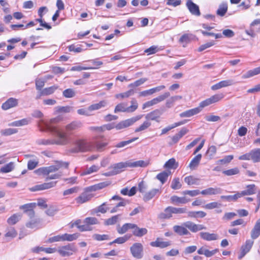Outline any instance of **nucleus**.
I'll return each instance as SVG.
<instances>
[{"label":"nucleus","instance_id":"obj_60","mask_svg":"<svg viewBox=\"0 0 260 260\" xmlns=\"http://www.w3.org/2000/svg\"><path fill=\"white\" fill-rule=\"evenodd\" d=\"M138 139V138L136 137V138H132L127 141L120 142L118 143V144H117L115 146V147L117 148L123 147L125 146L126 145H128V144L131 143Z\"/></svg>","mask_w":260,"mask_h":260},{"label":"nucleus","instance_id":"obj_15","mask_svg":"<svg viewBox=\"0 0 260 260\" xmlns=\"http://www.w3.org/2000/svg\"><path fill=\"white\" fill-rule=\"evenodd\" d=\"M150 245L152 247L164 248L170 246L171 245V242L169 241H163L162 239L157 238L155 241L150 242Z\"/></svg>","mask_w":260,"mask_h":260},{"label":"nucleus","instance_id":"obj_5","mask_svg":"<svg viewBox=\"0 0 260 260\" xmlns=\"http://www.w3.org/2000/svg\"><path fill=\"white\" fill-rule=\"evenodd\" d=\"M76 147L70 150V152L77 153L79 152H86L93 149L92 143L87 142L84 139H78L75 142Z\"/></svg>","mask_w":260,"mask_h":260},{"label":"nucleus","instance_id":"obj_7","mask_svg":"<svg viewBox=\"0 0 260 260\" xmlns=\"http://www.w3.org/2000/svg\"><path fill=\"white\" fill-rule=\"evenodd\" d=\"M77 248L74 244H68L66 245L59 247L57 252L62 256H70L77 252Z\"/></svg>","mask_w":260,"mask_h":260},{"label":"nucleus","instance_id":"obj_16","mask_svg":"<svg viewBox=\"0 0 260 260\" xmlns=\"http://www.w3.org/2000/svg\"><path fill=\"white\" fill-rule=\"evenodd\" d=\"M88 191L85 190L84 192L82 193L78 197L75 199L77 203L82 204L86 203L91 199L93 196L91 194L87 193Z\"/></svg>","mask_w":260,"mask_h":260},{"label":"nucleus","instance_id":"obj_9","mask_svg":"<svg viewBox=\"0 0 260 260\" xmlns=\"http://www.w3.org/2000/svg\"><path fill=\"white\" fill-rule=\"evenodd\" d=\"M132 255L135 258L140 259L143 256V246L140 243H135L130 247Z\"/></svg>","mask_w":260,"mask_h":260},{"label":"nucleus","instance_id":"obj_57","mask_svg":"<svg viewBox=\"0 0 260 260\" xmlns=\"http://www.w3.org/2000/svg\"><path fill=\"white\" fill-rule=\"evenodd\" d=\"M171 188L173 189H180L182 185L180 182V179L179 178H175L173 179L171 183Z\"/></svg>","mask_w":260,"mask_h":260},{"label":"nucleus","instance_id":"obj_47","mask_svg":"<svg viewBox=\"0 0 260 260\" xmlns=\"http://www.w3.org/2000/svg\"><path fill=\"white\" fill-rule=\"evenodd\" d=\"M21 215L15 214L8 219L7 222L9 224L13 225L16 223L21 219Z\"/></svg>","mask_w":260,"mask_h":260},{"label":"nucleus","instance_id":"obj_50","mask_svg":"<svg viewBox=\"0 0 260 260\" xmlns=\"http://www.w3.org/2000/svg\"><path fill=\"white\" fill-rule=\"evenodd\" d=\"M185 182L189 185L198 184L199 179L192 176L186 177L184 179Z\"/></svg>","mask_w":260,"mask_h":260},{"label":"nucleus","instance_id":"obj_62","mask_svg":"<svg viewBox=\"0 0 260 260\" xmlns=\"http://www.w3.org/2000/svg\"><path fill=\"white\" fill-rule=\"evenodd\" d=\"M216 153V147L215 146H211L209 147L206 152V155L209 156L210 159H212Z\"/></svg>","mask_w":260,"mask_h":260},{"label":"nucleus","instance_id":"obj_23","mask_svg":"<svg viewBox=\"0 0 260 260\" xmlns=\"http://www.w3.org/2000/svg\"><path fill=\"white\" fill-rule=\"evenodd\" d=\"M174 231L180 236L187 235L190 234L189 232L183 224L182 225H174Z\"/></svg>","mask_w":260,"mask_h":260},{"label":"nucleus","instance_id":"obj_36","mask_svg":"<svg viewBox=\"0 0 260 260\" xmlns=\"http://www.w3.org/2000/svg\"><path fill=\"white\" fill-rule=\"evenodd\" d=\"M133 229V234L136 237H141L147 233V230L146 228H139L137 225Z\"/></svg>","mask_w":260,"mask_h":260},{"label":"nucleus","instance_id":"obj_4","mask_svg":"<svg viewBox=\"0 0 260 260\" xmlns=\"http://www.w3.org/2000/svg\"><path fill=\"white\" fill-rule=\"evenodd\" d=\"M68 162L57 161L55 165L50 166L47 167L40 168L36 170L34 172L39 175H49L51 173L57 171L62 167L68 168Z\"/></svg>","mask_w":260,"mask_h":260},{"label":"nucleus","instance_id":"obj_6","mask_svg":"<svg viewBox=\"0 0 260 260\" xmlns=\"http://www.w3.org/2000/svg\"><path fill=\"white\" fill-rule=\"evenodd\" d=\"M240 160H252L254 163L260 162V148H254L248 153L239 156Z\"/></svg>","mask_w":260,"mask_h":260},{"label":"nucleus","instance_id":"obj_33","mask_svg":"<svg viewBox=\"0 0 260 260\" xmlns=\"http://www.w3.org/2000/svg\"><path fill=\"white\" fill-rule=\"evenodd\" d=\"M171 172L170 171H164L157 174L156 178L160 181L162 184H163L166 182Z\"/></svg>","mask_w":260,"mask_h":260},{"label":"nucleus","instance_id":"obj_17","mask_svg":"<svg viewBox=\"0 0 260 260\" xmlns=\"http://www.w3.org/2000/svg\"><path fill=\"white\" fill-rule=\"evenodd\" d=\"M233 84V80H227L221 81L211 87L212 90H217L223 87H228Z\"/></svg>","mask_w":260,"mask_h":260},{"label":"nucleus","instance_id":"obj_48","mask_svg":"<svg viewBox=\"0 0 260 260\" xmlns=\"http://www.w3.org/2000/svg\"><path fill=\"white\" fill-rule=\"evenodd\" d=\"M17 235V232L15 230V229L11 227L7 230V232L5 235V237L6 238H14L16 237Z\"/></svg>","mask_w":260,"mask_h":260},{"label":"nucleus","instance_id":"obj_58","mask_svg":"<svg viewBox=\"0 0 260 260\" xmlns=\"http://www.w3.org/2000/svg\"><path fill=\"white\" fill-rule=\"evenodd\" d=\"M134 93V91L133 89L129 90L128 91L121 93L117 94L115 95V97L117 99L121 98V99H124L128 98L132 95H133Z\"/></svg>","mask_w":260,"mask_h":260},{"label":"nucleus","instance_id":"obj_22","mask_svg":"<svg viewBox=\"0 0 260 260\" xmlns=\"http://www.w3.org/2000/svg\"><path fill=\"white\" fill-rule=\"evenodd\" d=\"M171 202L176 205L184 204L190 201V199L186 197H179L177 196H173L171 198Z\"/></svg>","mask_w":260,"mask_h":260},{"label":"nucleus","instance_id":"obj_46","mask_svg":"<svg viewBox=\"0 0 260 260\" xmlns=\"http://www.w3.org/2000/svg\"><path fill=\"white\" fill-rule=\"evenodd\" d=\"M14 168V164L13 162H10L4 167H2L0 169V172L2 173H7L11 172Z\"/></svg>","mask_w":260,"mask_h":260},{"label":"nucleus","instance_id":"obj_54","mask_svg":"<svg viewBox=\"0 0 260 260\" xmlns=\"http://www.w3.org/2000/svg\"><path fill=\"white\" fill-rule=\"evenodd\" d=\"M36 206V204L35 203H31L29 204H26L20 206V208L21 209H23L24 210V212L25 213L28 211H30L32 209H34Z\"/></svg>","mask_w":260,"mask_h":260},{"label":"nucleus","instance_id":"obj_49","mask_svg":"<svg viewBox=\"0 0 260 260\" xmlns=\"http://www.w3.org/2000/svg\"><path fill=\"white\" fill-rule=\"evenodd\" d=\"M253 244V241L250 240H247L245 243L241 246V250H242L246 253H248L251 248Z\"/></svg>","mask_w":260,"mask_h":260},{"label":"nucleus","instance_id":"obj_18","mask_svg":"<svg viewBox=\"0 0 260 260\" xmlns=\"http://www.w3.org/2000/svg\"><path fill=\"white\" fill-rule=\"evenodd\" d=\"M17 105L18 100L16 99L11 98L2 105V108L3 109L6 110L16 107Z\"/></svg>","mask_w":260,"mask_h":260},{"label":"nucleus","instance_id":"obj_53","mask_svg":"<svg viewBox=\"0 0 260 260\" xmlns=\"http://www.w3.org/2000/svg\"><path fill=\"white\" fill-rule=\"evenodd\" d=\"M127 112V106L125 103H122L118 104L115 108L114 112Z\"/></svg>","mask_w":260,"mask_h":260},{"label":"nucleus","instance_id":"obj_64","mask_svg":"<svg viewBox=\"0 0 260 260\" xmlns=\"http://www.w3.org/2000/svg\"><path fill=\"white\" fill-rule=\"evenodd\" d=\"M40 222V220L38 219H35L30 220V221L28 222L26 224V226L30 229H34L37 226L38 224Z\"/></svg>","mask_w":260,"mask_h":260},{"label":"nucleus","instance_id":"obj_26","mask_svg":"<svg viewBox=\"0 0 260 260\" xmlns=\"http://www.w3.org/2000/svg\"><path fill=\"white\" fill-rule=\"evenodd\" d=\"M246 188L247 189L246 190L239 192L240 197L242 196L253 194L255 193L256 186L254 184L248 185L246 186Z\"/></svg>","mask_w":260,"mask_h":260},{"label":"nucleus","instance_id":"obj_61","mask_svg":"<svg viewBox=\"0 0 260 260\" xmlns=\"http://www.w3.org/2000/svg\"><path fill=\"white\" fill-rule=\"evenodd\" d=\"M93 238L96 241H104L109 240L110 237L108 235L106 234L100 235L95 234L93 235Z\"/></svg>","mask_w":260,"mask_h":260},{"label":"nucleus","instance_id":"obj_37","mask_svg":"<svg viewBox=\"0 0 260 260\" xmlns=\"http://www.w3.org/2000/svg\"><path fill=\"white\" fill-rule=\"evenodd\" d=\"M260 74V66L252 70H249L242 76V78L247 79Z\"/></svg>","mask_w":260,"mask_h":260},{"label":"nucleus","instance_id":"obj_30","mask_svg":"<svg viewBox=\"0 0 260 260\" xmlns=\"http://www.w3.org/2000/svg\"><path fill=\"white\" fill-rule=\"evenodd\" d=\"M136 227V224L133 223H125L121 227L117 229V232L120 234L125 233L129 229H133Z\"/></svg>","mask_w":260,"mask_h":260},{"label":"nucleus","instance_id":"obj_35","mask_svg":"<svg viewBox=\"0 0 260 260\" xmlns=\"http://www.w3.org/2000/svg\"><path fill=\"white\" fill-rule=\"evenodd\" d=\"M202 158V154H198L191 161L189 167L191 170L195 169L199 165Z\"/></svg>","mask_w":260,"mask_h":260},{"label":"nucleus","instance_id":"obj_55","mask_svg":"<svg viewBox=\"0 0 260 260\" xmlns=\"http://www.w3.org/2000/svg\"><path fill=\"white\" fill-rule=\"evenodd\" d=\"M72 107L70 106H64V107H57L55 108L56 114L59 113H69L72 110Z\"/></svg>","mask_w":260,"mask_h":260},{"label":"nucleus","instance_id":"obj_39","mask_svg":"<svg viewBox=\"0 0 260 260\" xmlns=\"http://www.w3.org/2000/svg\"><path fill=\"white\" fill-rule=\"evenodd\" d=\"M187 215L189 217L191 218H203L206 215V213L202 211H189L187 212Z\"/></svg>","mask_w":260,"mask_h":260},{"label":"nucleus","instance_id":"obj_27","mask_svg":"<svg viewBox=\"0 0 260 260\" xmlns=\"http://www.w3.org/2000/svg\"><path fill=\"white\" fill-rule=\"evenodd\" d=\"M57 89V86H52L48 88H45L40 91V94L37 96L36 99L40 98L41 96H45L50 95L53 93L56 89Z\"/></svg>","mask_w":260,"mask_h":260},{"label":"nucleus","instance_id":"obj_51","mask_svg":"<svg viewBox=\"0 0 260 260\" xmlns=\"http://www.w3.org/2000/svg\"><path fill=\"white\" fill-rule=\"evenodd\" d=\"M239 198H240L239 192L233 196H221L220 197V198L221 199L226 200L228 202H231L232 201H236Z\"/></svg>","mask_w":260,"mask_h":260},{"label":"nucleus","instance_id":"obj_43","mask_svg":"<svg viewBox=\"0 0 260 260\" xmlns=\"http://www.w3.org/2000/svg\"><path fill=\"white\" fill-rule=\"evenodd\" d=\"M170 95V94L169 92H166L164 94H161V95L158 96L157 97L153 99L154 104L156 105L158 103L164 101L167 98L169 97Z\"/></svg>","mask_w":260,"mask_h":260},{"label":"nucleus","instance_id":"obj_32","mask_svg":"<svg viewBox=\"0 0 260 260\" xmlns=\"http://www.w3.org/2000/svg\"><path fill=\"white\" fill-rule=\"evenodd\" d=\"M172 208L171 206L166 208L163 212L160 213L158 215V218L160 219H168L172 216L173 212H172Z\"/></svg>","mask_w":260,"mask_h":260},{"label":"nucleus","instance_id":"obj_1","mask_svg":"<svg viewBox=\"0 0 260 260\" xmlns=\"http://www.w3.org/2000/svg\"><path fill=\"white\" fill-rule=\"evenodd\" d=\"M47 128L55 136V139H40L37 141L39 145H52L64 146L70 143V138L68 134L63 129L55 126L46 125Z\"/></svg>","mask_w":260,"mask_h":260},{"label":"nucleus","instance_id":"obj_25","mask_svg":"<svg viewBox=\"0 0 260 260\" xmlns=\"http://www.w3.org/2000/svg\"><path fill=\"white\" fill-rule=\"evenodd\" d=\"M218 251V249H215L213 250H209L208 249H205L204 247H201L198 250V253L199 254H204L206 257H211L214 255Z\"/></svg>","mask_w":260,"mask_h":260},{"label":"nucleus","instance_id":"obj_44","mask_svg":"<svg viewBox=\"0 0 260 260\" xmlns=\"http://www.w3.org/2000/svg\"><path fill=\"white\" fill-rule=\"evenodd\" d=\"M29 120L27 119H22L20 120L15 121L9 124V126H21L28 124Z\"/></svg>","mask_w":260,"mask_h":260},{"label":"nucleus","instance_id":"obj_52","mask_svg":"<svg viewBox=\"0 0 260 260\" xmlns=\"http://www.w3.org/2000/svg\"><path fill=\"white\" fill-rule=\"evenodd\" d=\"M62 94L66 98H72L75 96L76 92L73 89L68 88L63 91Z\"/></svg>","mask_w":260,"mask_h":260},{"label":"nucleus","instance_id":"obj_24","mask_svg":"<svg viewBox=\"0 0 260 260\" xmlns=\"http://www.w3.org/2000/svg\"><path fill=\"white\" fill-rule=\"evenodd\" d=\"M222 189L220 188L210 187L207 189L203 190L201 193L203 195H213L221 193Z\"/></svg>","mask_w":260,"mask_h":260},{"label":"nucleus","instance_id":"obj_21","mask_svg":"<svg viewBox=\"0 0 260 260\" xmlns=\"http://www.w3.org/2000/svg\"><path fill=\"white\" fill-rule=\"evenodd\" d=\"M188 132V130L187 128L185 127L182 128L178 133L176 134L171 138L172 142L171 144L177 143L183 136L187 134Z\"/></svg>","mask_w":260,"mask_h":260},{"label":"nucleus","instance_id":"obj_41","mask_svg":"<svg viewBox=\"0 0 260 260\" xmlns=\"http://www.w3.org/2000/svg\"><path fill=\"white\" fill-rule=\"evenodd\" d=\"M228 11V5L225 3L221 4L219 5L217 10L216 14L220 16H223Z\"/></svg>","mask_w":260,"mask_h":260},{"label":"nucleus","instance_id":"obj_45","mask_svg":"<svg viewBox=\"0 0 260 260\" xmlns=\"http://www.w3.org/2000/svg\"><path fill=\"white\" fill-rule=\"evenodd\" d=\"M79 237V234L77 233L73 234H64L62 235L63 241H73L76 240Z\"/></svg>","mask_w":260,"mask_h":260},{"label":"nucleus","instance_id":"obj_19","mask_svg":"<svg viewBox=\"0 0 260 260\" xmlns=\"http://www.w3.org/2000/svg\"><path fill=\"white\" fill-rule=\"evenodd\" d=\"M201 110L202 109L199 106L198 107L181 113L180 114V116L181 117H189L199 113Z\"/></svg>","mask_w":260,"mask_h":260},{"label":"nucleus","instance_id":"obj_63","mask_svg":"<svg viewBox=\"0 0 260 260\" xmlns=\"http://www.w3.org/2000/svg\"><path fill=\"white\" fill-rule=\"evenodd\" d=\"M221 206V204L218 203L216 202H212V203L207 204L206 205H205V206L204 207L206 209L211 210V209L218 208V207H220Z\"/></svg>","mask_w":260,"mask_h":260},{"label":"nucleus","instance_id":"obj_2","mask_svg":"<svg viewBox=\"0 0 260 260\" xmlns=\"http://www.w3.org/2000/svg\"><path fill=\"white\" fill-rule=\"evenodd\" d=\"M149 164V161L148 160H139L135 161L128 160L125 162L114 164L109 167V169L112 170L115 175L124 171L126 168H145L147 167Z\"/></svg>","mask_w":260,"mask_h":260},{"label":"nucleus","instance_id":"obj_42","mask_svg":"<svg viewBox=\"0 0 260 260\" xmlns=\"http://www.w3.org/2000/svg\"><path fill=\"white\" fill-rule=\"evenodd\" d=\"M151 125V123L148 120H146L143 122L139 127H137L135 130V133H138L146 130L149 128Z\"/></svg>","mask_w":260,"mask_h":260},{"label":"nucleus","instance_id":"obj_31","mask_svg":"<svg viewBox=\"0 0 260 260\" xmlns=\"http://www.w3.org/2000/svg\"><path fill=\"white\" fill-rule=\"evenodd\" d=\"M100 169V167L96 165H92V166L86 168L85 169L83 170L81 173V176H85L87 175H90L92 173L97 172Z\"/></svg>","mask_w":260,"mask_h":260},{"label":"nucleus","instance_id":"obj_11","mask_svg":"<svg viewBox=\"0 0 260 260\" xmlns=\"http://www.w3.org/2000/svg\"><path fill=\"white\" fill-rule=\"evenodd\" d=\"M82 126V122L79 121H74L72 122L67 124L65 126V129H63L65 132H66L69 137H70V132L77 130L78 129L81 128ZM70 138V137H69Z\"/></svg>","mask_w":260,"mask_h":260},{"label":"nucleus","instance_id":"obj_14","mask_svg":"<svg viewBox=\"0 0 260 260\" xmlns=\"http://www.w3.org/2000/svg\"><path fill=\"white\" fill-rule=\"evenodd\" d=\"M162 112L159 109H155L151 112L148 113L145 116V118L147 120H154L157 122H159V118H160Z\"/></svg>","mask_w":260,"mask_h":260},{"label":"nucleus","instance_id":"obj_40","mask_svg":"<svg viewBox=\"0 0 260 260\" xmlns=\"http://www.w3.org/2000/svg\"><path fill=\"white\" fill-rule=\"evenodd\" d=\"M178 166V163L176 161L174 158L168 160L164 165V168L167 169H176Z\"/></svg>","mask_w":260,"mask_h":260},{"label":"nucleus","instance_id":"obj_34","mask_svg":"<svg viewBox=\"0 0 260 260\" xmlns=\"http://www.w3.org/2000/svg\"><path fill=\"white\" fill-rule=\"evenodd\" d=\"M158 192V189H153L147 192H145L143 199L145 202H147L154 198Z\"/></svg>","mask_w":260,"mask_h":260},{"label":"nucleus","instance_id":"obj_13","mask_svg":"<svg viewBox=\"0 0 260 260\" xmlns=\"http://www.w3.org/2000/svg\"><path fill=\"white\" fill-rule=\"evenodd\" d=\"M186 7L190 13L194 16H199L201 15L199 7L193 3L191 0H188L186 4Z\"/></svg>","mask_w":260,"mask_h":260},{"label":"nucleus","instance_id":"obj_8","mask_svg":"<svg viewBox=\"0 0 260 260\" xmlns=\"http://www.w3.org/2000/svg\"><path fill=\"white\" fill-rule=\"evenodd\" d=\"M223 98L224 94L222 93H217L201 102L199 105L202 109L206 107L220 101Z\"/></svg>","mask_w":260,"mask_h":260},{"label":"nucleus","instance_id":"obj_10","mask_svg":"<svg viewBox=\"0 0 260 260\" xmlns=\"http://www.w3.org/2000/svg\"><path fill=\"white\" fill-rule=\"evenodd\" d=\"M183 225L193 233H196L199 231L206 229V227L204 225L196 224L190 221L184 222Z\"/></svg>","mask_w":260,"mask_h":260},{"label":"nucleus","instance_id":"obj_56","mask_svg":"<svg viewBox=\"0 0 260 260\" xmlns=\"http://www.w3.org/2000/svg\"><path fill=\"white\" fill-rule=\"evenodd\" d=\"M17 132H18V130L17 129L11 128L2 129L1 131V134L2 135L5 136L14 134L17 133Z\"/></svg>","mask_w":260,"mask_h":260},{"label":"nucleus","instance_id":"obj_28","mask_svg":"<svg viewBox=\"0 0 260 260\" xmlns=\"http://www.w3.org/2000/svg\"><path fill=\"white\" fill-rule=\"evenodd\" d=\"M107 101L106 100H103L99 102L98 103H95L89 106V110H90L92 113V111L99 110L102 108L106 106L107 105Z\"/></svg>","mask_w":260,"mask_h":260},{"label":"nucleus","instance_id":"obj_20","mask_svg":"<svg viewBox=\"0 0 260 260\" xmlns=\"http://www.w3.org/2000/svg\"><path fill=\"white\" fill-rule=\"evenodd\" d=\"M200 236L202 239L208 241H214L218 239V236L216 234H211L208 232H201Z\"/></svg>","mask_w":260,"mask_h":260},{"label":"nucleus","instance_id":"obj_29","mask_svg":"<svg viewBox=\"0 0 260 260\" xmlns=\"http://www.w3.org/2000/svg\"><path fill=\"white\" fill-rule=\"evenodd\" d=\"M260 235V218L256 221L251 232V237L253 239L257 238Z\"/></svg>","mask_w":260,"mask_h":260},{"label":"nucleus","instance_id":"obj_38","mask_svg":"<svg viewBox=\"0 0 260 260\" xmlns=\"http://www.w3.org/2000/svg\"><path fill=\"white\" fill-rule=\"evenodd\" d=\"M120 214L113 216L111 217H110L107 219H106L104 221V224L105 225H113L118 222V221L120 219Z\"/></svg>","mask_w":260,"mask_h":260},{"label":"nucleus","instance_id":"obj_12","mask_svg":"<svg viewBox=\"0 0 260 260\" xmlns=\"http://www.w3.org/2000/svg\"><path fill=\"white\" fill-rule=\"evenodd\" d=\"M111 184V182L110 181H106L87 187L85 189V190L86 191L88 192L95 191L105 188Z\"/></svg>","mask_w":260,"mask_h":260},{"label":"nucleus","instance_id":"obj_59","mask_svg":"<svg viewBox=\"0 0 260 260\" xmlns=\"http://www.w3.org/2000/svg\"><path fill=\"white\" fill-rule=\"evenodd\" d=\"M84 223H87L90 226L91 225L97 224L99 221L97 218L93 217H90L86 218L83 222Z\"/></svg>","mask_w":260,"mask_h":260},{"label":"nucleus","instance_id":"obj_3","mask_svg":"<svg viewBox=\"0 0 260 260\" xmlns=\"http://www.w3.org/2000/svg\"><path fill=\"white\" fill-rule=\"evenodd\" d=\"M142 116V115H139L135 117H133L131 118L126 119L125 120H123L122 121H120L118 124H117L115 126H114V124L112 123H109L103 125V132L105 131V130H111L114 128V127H115L118 130L126 128L133 125L134 123L141 119Z\"/></svg>","mask_w":260,"mask_h":260}]
</instances>
